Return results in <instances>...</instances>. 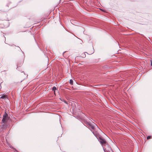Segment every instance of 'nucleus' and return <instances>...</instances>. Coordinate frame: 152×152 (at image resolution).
<instances>
[{
    "label": "nucleus",
    "instance_id": "nucleus-1",
    "mask_svg": "<svg viewBox=\"0 0 152 152\" xmlns=\"http://www.w3.org/2000/svg\"><path fill=\"white\" fill-rule=\"evenodd\" d=\"M86 126L89 129L91 130V131H94L96 129L97 131L98 129L100 130V129L98 126L95 123H94L93 124H91L90 122H86Z\"/></svg>",
    "mask_w": 152,
    "mask_h": 152
},
{
    "label": "nucleus",
    "instance_id": "nucleus-2",
    "mask_svg": "<svg viewBox=\"0 0 152 152\" xmlns=\"http://www.w3.org/2000/svg\"><path fill=\"white\" fill-rule=\"evenodd\" d=\"M99 141L102 145L103 144H106L107 142L106 140L101 136L99 137Z\"/></svg>",
    "mask_w": 152,
    "mask_h": 152
},
{
    "label": "nucleus",
    "instance_id": "nucleus-3",
    "mask_svg": "<svg viewBox=\"0 0 152 152\" xmlns=\"http://www.w3.org/2000/svg\"><path fill=\"white\" fill-rule=\"evenodd\" d=\"M8 116V115L6 113V112H5L4 114L3 115V117L2 119V121L3 123H5L6 122V118Z\"/></svg>",
    "mask_w": 152,
    "mask_h": 152
},
{
    "label": "nucleus",
    "instance_id": "nucleus-4",
    "mask_svg": "<svg viewBox=\"0 0 152 152\" xmlns=\"http://www.w3.org/2000/svg\"><path fill=\"white\" fill-rule=\"evenodd\" d=\"M99 130L98 129V130L97 131L96 129H95L94 130L92 131L93 134L96 137H99V134L98 132H97Z\"/></svg>",
    "mask_w": 152,
    "mask_h": 152
},
{
    "label": "nucleus",
    "instance_id": "nucleus-5",
    "mask_svg": "<svg viewBox=\"0 0 152 152\" xmlns=\"http://www.w3.org/2000/svg\"><path fill=\"white\" fill-rule=\"evenodd\" d=\"M6 98H7V96L4 94H3L0 98V99H5Z\"/></svg>",
    "mask_w": 152,
    "mask_h": 152
},
{
    "label": "nucleus",
    "instance_id": "nucleus-6",
    "mask_svg": "<svg viewBox=\"0 0 152 152\" xmlns=\"http://www.w3.org/2000/svg\"><path fill=\"white\" fill-rule=\"evenodd\" d=\"M73 83V81L72 79H70L69 81V83L71 85H72Z\"/></svg>",
    "mask_w": 152,
    "mask_h": 152
},
{
    "label": "nucleus",
    "instance_id": "nucleus-7",
    "mask_svg": "<svg viewBox=\"0 0 152 152\" xmlns=\"http://www.w3.org/2000/svg\"><path fill=\"white\" fill-rule=\"evenodd\" d=\"M56 89V88L55 86H54L52 88V90L54 91V93H55V91Z\"/></svg>",
    "mask_w": 152,
    "mask_h": 152
},
{
    "label": "nucleus",
    "instance_id": "nucleus-8",
    "mask_svg": "<svg viewBox=\"0 0 152 152\" xmlns=\"http://www.w3.org/2000/svg\"><path fill=\"white\" fill-rule=\"evenodd\" d=\"M151 137L150 136H148L147 137V139H149Z\"/></svg>",
    "mask_w": 152,
    "mask_h": 152
},
{
    "label": "nucleus",
    "instance_id": "nucleus-9",
    "mask_svg": "<svg viewBox=\"0 0 152 152\" xmlns=\"http://www.w3.org/2000/svg\"><path fill=\"white\" fill-rule=\"evenodd\" d=\"M151 65L152 66V61L151 62Z\"/></svg>",
    "mask_w": 152,
    "mask_h": 152
},
{
    "label": "nucleus",
    "instance_id": "nucleus-10",
    "mask_svg": "<svg viewBox=\"0 0 152 152\" xmlns=\"http://www.w3.org/2000/svg\"><path fill=\"white\" fill-rule=\"evenodd\" d=\"M104 148V151H105V149H104V148Z\"/></svg>",
    "mask_w": 152,
    "mask_h": 152
}]
</instances>
